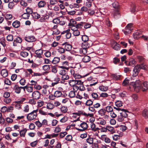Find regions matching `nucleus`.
Returning <instances> with one entry per match:
<instances>
[{"label":"nucleus","mask_w":148,"mask_h":148,"mask_svg":"<svg viewBox=\"0 0 148 148\" xmlns=\"http://www.w3.org/2000/svg\"><path fill=\"white\" fill-rule=\"evenodd\" d=\"M143 116L145 117L148 118V110L145 109L143 111Z\"/></svg>","instance_id":"7c9ffc66"},{"label":"nucleus","mask_w":148,"mask_h":148,"mask_svg":"<svg viewBox=\"0 0 148 148\" xmlns=\"http://www.w3.org/2000/svg\"><path fill=\"white\" fill-rule=\"evenodd\" d=\"M20 55L23 57L25 58L29 54L27 52L23 51L21 52Z\"/></svg>","instance_id":"2f4dec72"},{"label":"nucleus","mask_w":148,"mask_h":148,"mask_svg":"<svg viewBox=\"0 0 148 148\" xmlns=\"http://www.w3.org/2000/svg\"><path fill=\"white\" fill-rule=\"evenodd\" d=\"M112 77L114 79L116 80H120L121 77L122 76L121 75H118L117 74H113L112 75Z\"/></svg>","instance_id":"5701e85b"},{"label":"nucleus","mask_w":148,"mask_h":148,"mask_svg":"<svg viewBox=\"0 0 148 148\" xmlns=\"http://www.w3.org/2000/svg\"><path fill=\"white\" fill-rule=\"evenodd\" d=\"M43 69L45 71H48L50 69V66L48 65H45L43 66Z\"/></svg>","instance_id":"864d4df0"},{"label":"nucleus","mask_w":148,"mask_h":148,"mask_svg":"<svg viewBox=\"0 0 148 148\" xmlns=\"http://www.w3.org/2000/svg\"><path fill=\"white\" fill-rule=\"evenodd\" d=\"M54 95L55 97H60L62 95V93L60 91L58 90L55 92Z\"/></svg>","instance_id":"4be33fe9"},{"label":"nucleus","mask_w":148,"mask_h":148,"mask_svg":"<svg viewBox=\"0 0 148 148\" xmlns=\"http://www.w3.org/2000/svg\"><path fill=\"white\" fill-rule=\"evenodd\" d=\"M7 40L9 41H12L13 40V36L12 35H8L6 37Z\"/></svg>","instance_id":"e433bc0d"},{"label":"nucleus","mask_w":148,"mask_h":148,"mask_svg":"<svg viewBox=\"0 0 148 148\" xmlns=\"http://www.w3.org/2000/svg\"><path fill=\"white\" fill-rule=\"evenodd\" d=\"M75 92L74 91L72 90L69 93V96L70 98L75 97Z\"/></svg>","instance_id":"72a5a7b5"},{"label":"nucleus","mask_w":148,"mask_h":148,"mask_svg":"<svg viewBox=\"0 0 148 148\" xmlns=\"http://www.w3.org/2000/svg\"><path fill=\"white\" fill-rule=\"evenodd\" d=\"M27 131V130L26 128H24L23 130H21L19 132L20 136L21 137H24Z\"/></svg>","instance_id":"412c9836"},{"label":"nucleus","mask_w":148,"mask_h":148,"mask_svg":"<svg viewBox=\"0 0 148 148\" xmlns=\"http://www.w3.org/2000/svg\"><path fill=\"white\" fill-rule=\"evenodd\" d=\"M1 73L3 77H6L8 75V71L5 69L2 70Z\"/></svg>","instance_id":"4468645a"},{"label":"nucleus","mask_w":148,"mask_h":148,"mask_svg":"<svg viewBox=\"0 0 148 148\" xmlns=\"http://www.w3.org/2000/svg\"><path fill=\"white\" fill-rule=\"evenodd\" d=\"M122 113H120V115H119L118 116L117 120L120 122L123 121L124 120V118H125L127 117L128 114L127 113L129 112L127 110L124 109H121Z\"/></svg>","instance_id":"7ed1b4c3"},{"label":"nucleus","mask_w":148,"mask_h":148,"mask_svg":"<svg viewBox=\"0 0 148 148\" xmlns=\"http://www.w3.org/2000/svg\"><path fill=\"white\" fill-rule=\"evenodd\" d=\"M112 6L115 8H118L119 7V3L117 2H115L112 4Z\"/></svg>","instance_id":"774afa93"},{"label":"nucleus","mask_w":148,"mask_h":148,"mask_svg":"<svg viewBox=\"0 0 148 148\" xmlns=\"http://www.w3.org/2000/svg\"><path fill=\"white\" fill-rule=\"evenodd\" d=\"M4 82L5 84L9 85H10L11 84L10 80L7 78L5 79Z\"/></svg>","instance_id":"de8ad7c7"},{"label":"nucleus","mask_w":148,"mask_h":148,"mask_svg":"<svg viewBox=\"0 0 148 148\" xmlns=\"http://www.w3.org/2000/svg\"><path fill=\"white\" fill-rule=\"evenodd\" d=\"M132 23L128 24L125 27V29L127 31H129V32L131 33V30H132Z\"/></svg>","instance_id":"a211bd4d"},{"label":"nucleus","mask_w":148,"mask_h":148,"mask_svg":"<svg viewBox=\"0 0 148 148\" xmlns=\"http://www.w3.org/2000/svg\"><path fill=\"white\" fill-rule=\"evenodd\" d=\"M26 90L28 92H32L33 91V87L32 86H27Z\"/></svg>","instance_id":"680f3d73"},{"label":"nucleus","mask_w":148,"mask_h":148,"mask_svg":"<svg viewBox=\"0 0 148 148\" xmlns=\"http://www.w3.org/2000/svg\"><path fill=\"white\" fill-rule=\"evenodd\" d=\"M71 29L73 31V34L75 36H78L80 35V32L77 29H75V28L74 29L72 28Z\"/></svg>","instance_id":"2eb2a0df"},{"label":"nucleus","mask_w":148,"mask_h":148,"mask_svg":"<svg viewBox=\"0 0 148 148\" xmlns=\"http://www.w3.org/2000/svg\"><path fill=\"white\" fill-rule=\"evenodd\" d=\"M62 80H67L69 78V76L65 74L62 75Z\"/></svg>","instance_id":"e2e57ef3"},{"label":"nucleus","mask_w":148,"mask_h":148,"mask_svg":"<svg viewBox=\"0 0 148 148\" xmlns=\"http://www.w3.org/2000/svg\"><path fill=\"white\" fill-rule=\"evenodd\" d=\"M84 112L82 110L78 111V112H74L73 113V114H75L78 116H80L81 114L84 115Z\"/></svg>","instance_id":"79ce46f5"},{"label":"nucleus","mask_w":148,"mask_h":148,"mask_svg":"<svg viewBox=\"0 0 148 148\" xmlns=\"http://www.w3.org/2000/svg\"><path fill=\"white\" fill-rule=\"evenodd\" d=\"M141 69L147 71L148 70V68L147 66L144 64L137 65L135 66L133 70L132 76L134 77L137 76Z\"/></svg>","instance_id":"f257e3e1"},{"label":"nucleus","mask_w":148,"mask_h":148,"mask_svg":"<svg viewBox=\"0 0 148 148\" xmlns=\"http://www.w3.org/2000/svg\"><path fill=\"white\" fill-rule=\"evenodd\" d=\"M137 11L136 10V6L135 4H132L131 6L130 12L132 13H134L135 12H137Z\"/></svg>","instance_id":"aec40b11"},{"label":"nucleus","mask_w":148,"mask_h":148,"mask_svg":"<svg viewBox=\"0 0 148 148\" xmlns=\"http://www.w3.org/2000/svg\"><path fill=\"white\" fill-rule=\"evenodd\" d=\"M83 49L82 50V52L84 54L86 52V49L89 47V44L87 42H84L82 44Z\"/></svg>","instance_id":"0eeeda50"},{"label":"nucleus","mask_w":148,"mask_h":148,"mask_svg":"<svg viewBox=\"0 0 148 148\" xmlns=\"http://www.w3.org/2000/svg\"><path fill=\"white\" fill-rule=\"evenodd\" d=\"M60 60V59L59 57H55L52 62L53 64H56L59 62Z\"/></svg>","instance_id":"b1692460"},{"label":"nucleus","mask_w":148,"mask_h":148,"mask_svg":"<svg viewBox=\"0 0 148 148\" xmlns=\"http://www.w3.org/2000/svg\"><path fill=\"white\" fill-rule=\"evenodd\" d=\"M46 4V2L45 1L41 0L38 2V5L39 8H41L44 7Z\"/></svg>","instance_id":"ddd939ff"},{"label":"nucleus","mask_w":148,"mask_h":148,"mask_svg":"<svg viewBox=\"0 0 148 148\" xmlns=\"http://www.w3.org/2000/svg\"><path fill=\"white\" fill-rule=\"evenodd\" d=\"M91 60L90 57L88 56H85L83 58L82 60L84 62H88Z\"/></svg>","instance_id":"dca6fc26"},{"label":"nucleus","mask_w":148,"mask_h":148,"mask_svg":"<svg viewBox=\"0 0 148 148\" xmlns=\"http://www.w3.org/2000/svg\"><path fill=\"white\" fill-rule=\"evenodd\" d=\"M22 41V39L19 37H17L15 39H14V42H16L18 43H21Z\"/></svg>","instance_id":"09e8293b"},{"label":"nucleus","mask_w":148,"mask_h":148,"mask_svg":"<svg viewBox=\"0 0 148 148\" xmlns=\"http://www.w3.org/2000/svg\"><path fill=\"white\" fill-rule=\"evenodd\" d=\"M116 45H115L113 47V49L116 50H118L120 49V45L119 44H117V42H116Z\"/></svg>","instance_id":"8fccbe9b"},{"label":"nucleus","mask_w":148,"mask_h":148,"mask_svg":"<svg viewBox=\"0 0 148 148\" xmlns=\"http://www.w3.org/2000/svg\"><path fill=\"white\" fill-rule=\"evenodd\" d=\"M67 107L65 106H63L61 108V111L63 113L66 112L67 111Z\"/></svg>","instance_id":"3c124183"},{"label":"nucleus","mask_w":148,"mask_h":148,"mask_svg":"<svg viewBox=\"0 0 148 148\" xmlns=\"http://www.w3.org/2000/svg\"><path fill=\"white\" fill-rule=\"evenodd\" d=\"M21 16L23 19H29L30 15L27 12L24 13L21 15Z\"/></svg>","instance_id":"a878e982"},{"label":"nucleus","mask_w":148,"mask_h":148,"mask_svg":"<svg viewBox=\"0 0 148 148\" xmlns=\"http://www.w3.org/2000/svg\"><path fill=\"white\" fill-rule=\"evenodd\" d=\"M54 108V105L51 103H47V108L48 109L51 110Z\"/></svg>","instance_id":"c85d7f7f"},{"label":"nucleus","mask_w":148,"mask_h":148,"mask_svg":"<svg viewBox=\"0 0 148 148\" xmlns=\"http://www.w3.org/2000/svg\"><path fill=\"white\" fill-rule=\"evenodd\" d=\"M80 126L84 130L88 128V125L85 122H83L80 125Z\"/></svg>","instance_id":"393cba45"},{"label":"nucleus","mask_w":148,"mask_h":148,"mask_svg":"<svg viewBox=\"0 0 148 148\" xmlns=\"http://www.w3.org/2000/svg\"><path fill=\"white\" fill-rule=\"evenodd\" d=\"M52 68V72L54 73H57V67L56 66H51Z\"/></svg>","instance_id":"6e6d98bb"},{"label":"nucleus","mask_w":148,"mask_h":148,"mask_svg":"<svg viewBox=\"0 0 148 148\" xmlns=\"http://www.w3.org/2000/svg\"><path fill=\"white\" fill-rule=\"evenodd\" d=\"M65 139L67 141H71L72 139V136L71 135H68L65 137Z\"/></svg>","instance_id":"603ef678"},{"label":"nucleus","mask_w":148,"mask_h":148,"mask_svg":"<svg viewBox=\"0 0 148 148\" xmlns=\"http://www.w3.org/2000/svg\"><path fill=\"white\" fill-rule=\"evenodd\" d=\"M25 40L28 42H32L36 40L35 37L33 36H29L24 37Z\"/></svg>","instance_id":"39448f33"},{"label":"nucleus","mask_w":148,"mask_h":148,"mask_svg":"<svg viewBox=\"0 0 148 148\" xmlns=\"http://www.w3.org/2000/svg\"><path fill=\"white\" fill-rule=\"evenodd\" d=\"M69 84L72 87L76 85V81L75 80H72L69 81Z\"/></svg>","instance_id":"58836bf2"},{"label":"nucleus","mask_w":148,"mask_h":148,"mask_svg":"<svg viewBox=\"0 0 148 148\" xmlns=\"http://www.w3.org/2000/svg\"><path fill=\"white\" fill-rule=\"evenodd\" d=\"M120 61V60L119 58L117 57H115L113 59V62L115 64H117Z\"/></svg>","instance_id":"c03bdc74"},{"label":"nucleus","mask_w":148,"mask_h":148,"mask_svg":"<svg viewBox=\"0 0 148 148\" xmlns=\"http://www.w3.org/2000/svg\"><path fill=\"white\" fill-rule=\"evenodd\" d=\"M35 53L37 55L36 57H37L41 58V55L43 53V51L41 49L37 50L35 51Z\"/></svg>","instance_id":"9b49d317"},{"label":"nucleus","mask_w":148,"mask_h":148,"mask_svg":"<svg viewBox=\"0 0 148 148\" xmlns=\"http://www.w3.org/2000/svg\"><path fill=\"white\" fill-rule=\"evenodd\" d=\"M77 23V22L76 21L74 20L73 19H71L70 20V23L71 24V25H73V26L75 27V26L76 25H75Z\"/></svg>","instance_id":"0e129e2a"},{"label":"nucleus","mask_w":148,"mask_h":148,"mask_svg":"<svg viewBox=\"0 0 148 148\" xmlns=\"http://www.w3.org/2000/svg\"><path fill=\"white\" fill-rule=\"evenodd\" d=\"M37 116V114H34L32 112L29 113L27 116V118L28 120L31 121L36 118Z\"/></svg>","instance_id":"423d86ee"},{"label":"nucleus","mask_w":148,"mask_h":148,"mask_svg":"<svg viewBox=\"0 0 148 148\" xmlns=\"http://www.w3.org/2000/svg\"><path fill=\"white\" fill-rule=\"evenodd\" d=\"M70 31V29H68L66 31H64L62 32L61 33V34H65V36L66 38L67 39H69L71 36V34L69 32Z\"/></svg>","instance_id":"9d476101"},{"label":"nucleus","mask_w":148,"mask_h":148,"mask_svg":"<svg viewBox=\"0 0 148 148\" xmlns=\"http://www.w3.org/2000/svg\"><path fill=\"white\" fill-rule=\"evenodd\" d=\"M57 50L60 53H63L65 52L64 49L61 47H59V49H58Z\"/></svg>","instance_id":"a18cd8bd"},{"label":"nucleus","mask_w":148,"mask_h":148,"mask_svg":"<svg viewBox=\"0 0 148 148\" xmlns=\"http://www.w3.org/2000/svg\"><path fill=\"white\" fill-rule=\"evenodd\" d=\"M116 106L118 107H120L123 106V103L121 101H117L115 103Z\"/></svg>","instance_id":"cd10ccee"},{"label":"nucleus","mask_w":148,"mask_h":148,"mask_svg":"<svg viewBox=\"0 0 148 148\" xmlns=\"http://www.w3.org/2000/svg\"><path fill=\"white\" fill-rule=\"evenodd\" d=\"M106 112V110L105 109H101L99 111V114L101 116H103L105 115Z\"/></svg>","instance_id":"bb28decb"},{"label":"nucleus","mask_w":148,"mask_h":148,"mask_svg":"<svg viewBox=\"0 0 148 148\" xmlns=\"http://www.w3.org/2000/svg\"><path fill=\"white\" fill-rule=\"evenodd\" d=\"M32 15L33 17L36 19H38L40 18V15L36 12L34 13Z\"/></svg>","instance_id":"c756f323"},{"label":"nucleus","mask_w":148,"mask_h":148,"mask_svg":"<svg viewBox=\"0 0 148 148\" xmlns=\"http://www.w3.org/2000/svg\"><path fill=\"white\" fill-rule=\"evenodd\" d=\"M21 89L20 88V87L18 86V87H16V88L15 89V92L19 94L21 92Z\"/></svg>","instance_id":"4d7b16f0"},{"label":"nucleus","mask_w":148,"mask_h":148,"mask_svg":"<svg viewBox=\"0 0 148 148\" xmlns=\"http://www.w3.org/2000/svg\"><path fill=\"white\" fill-rule=\"evenodd\" d=\"M5 121L4 119L2 116V114L0 113V124H3Z\"/></svg>","instance_id":"a19ab883"},{"label":"nucleus","mask_w":148,"mask_h":148,"mask_svg":"<svg viewBox=\"0 0 148 148\" xmlns=\"http://www.w3.org/2000/svg\"><path fill=\"white\" fill-rule=\"evenodd\" d=\"M106 111L108 112H112L113 111V108L110 106H108L106 108Z\"/></svg>","instance_id":"4c0bfd02"},{"label":"nucleus","mask_w":148,"mask_h":148,"mask_svg":"<svg viewBox=\"0 0 148 148\" xmlns=\"http://www.w3.org/2000/svg\"><path fill=\"white\" fill-rule=\"evenodd\" d=\"M130 80L129 79H127V78H125L123 81L122 83V85L123 86H125L127 85L129 83Z\"/></svg>","instance_id":"ea45409f"},{"label":"nucleus","mask_w":148,"mask_h":148,"mask_svg":"<svg viewBox=\"0 0 148 148\" xmlns=\"http://www.w3.org/2000/svg\"><path fill=\"white\" fill-rule=\"evenodd\" d=\"M136 63L135 60L133 58H131L129 60L128 63V66H132L133 65H134Z\"/></svg>","instance_id":"6ab92c4d"},{"label":"nucleus","mask_w":148,"mask_h":148,"mask_svg":"<svg viewBox=\"0 0 148 148\" xmlns=\"http://www.w3.org/2000/svg\"><path fill=\"white\" fill-rule=\"evenodd\" d=\"M73 76L75 79H79L82 77L78 73L73 74Z\"/></svg>","instance_id":"5fc2aeb1"},{"label":"nucleus","mask_w":148,"mask_h":148,"mask_svg":"<svg viewBox=\"0 0 148 148\" xmlns=\"http://www.w3.org/2000/svg\"><path fill=\"white\" fill-rule=\"evenodd\" d=\"M130 85L133 86L134 90L137 92H139L140 89L141 90L142 86L140 80H137L135 82H131Z\"/></svg>","instance_id":"f03ea898"},{"label":"nucleus","mask_w":148,"mask_h":148,"mask_svg":"<svg viewBox=\"0 0 148 148\" xmlns=\"http://www.w3.org/2000/svg\"><path fill=\"white\" fill-rule=\"evenodd\" d=\"M92 97L95 99H98V95L96 93L93 92L91 95Z\"/></svg>","instance_id":"49530a36"},{"label":"nucleus","mask_w":148,"mask_h":148,"mask_svg":"<svg viewBox=\"0 0 148 148\" xmlns=\"http://www.w3.org/2000/svg\"><path fill=\"white\" fill-rule=\"evenodd\" d=\"M26 99V98H23L21 99L18 101H16L15 102V103L17 104H16V106H19V108H21V104L23 103V102Z\"/></svg>","instance_id":"f8f14e48"},{"label":"nucleus","mask_w":148,"mask_h":148,"mask_svg":"<svg viewBox=\"0 0 148 148\" xmlns=\"http://www.w3.org/2000/svg\"><path fill=\"white\" fill-rule=\"evenodd\" d=\"M82 40L84 42H87L88 40V37L86 35H84L82 36Z\"/></svg>","instance_id":"c9c22d12"},{"label":"nucleus","mask_w":148,"mask_h":148,"mask_svg":"<svg viewBox=\"0 0 148 148\" xmlns=\"http://www.w3.org/2000/svg\"><path fill=\"white\" fill-rule=\"evenodd\" d=\"M7 107L6 106H4L1 108L0 111L4 113L7 111Z\"/></svg>","instance_id":"bf43d9fd"},{"label":"nucleus","mask_w":148,"mask_h":148,"mask_svg":"<svg viewBox=\"0 0 148 148\" xmlns=\"http://www.w3.org/2000/svg\"><path fill=\"white\" fill-rule=\"evenodd\" d=\"M14 3L12 1L10 2L8 4V8H12L14 6Z\"/></svg>","instance_id":"338daca9"},{"label":"nucleus","mask_w":148,"mask_h":148,"mask_svg":"<svg viewBox=\"0 0 148 148\" xmlns=\"http://www.w3.org/2000/svg\"><path fill=\"white\" fill-rule=\"evenodd\" d=\"M142 87L141 90L143 91H145L148 89V82L145 81L143 82L142 84H141Z\"/></svg>","instance_id":"1a4fd4ad"},{"label":"nucleus","mask_w":148,"mask_h":148,"mask_svg":"<svg viewBox=\"0 0 148 148\" xmlns=\"http://www.w3.org/2000/svg\"><path fill=\"white\" fill-rule=\"evenodd\" d=\"M20 22L17 21L14 22L12 24V26L16 28H18L20 26Z\"/></svg>","instance_id":"f3484780"},{"label":"nucleus","mask_w":148,"mask_h":148,"mask_svg":"<svg viewBox=\"0 0 148 148\" xmlns=\"http://www.w3.org/2000/svg\"><path fill=\"white\" fill-rule=\"evenodd\" d=\"M10 96V93L8 92H5L3 94V97L5 98L9 97Z\"/></svg>","instance_id":"052dcab7"},{"label":"nucleus","mask_w":148,"mask_h":148,"mask_svg":"<svg viewBox=\"0 0 148 148\" xmlns=\"http://www.w3.org/2000/svg\"><path fill=\"white\" fill-rule=\"evenodd\" d=\"M20 84L24 86L25 85L26 83V80L24 79H21L19 81Z\"/></svg>","instance_id":"13d9d810"},{"label":"nucleus","mask_w":148,"mask_h":148,"mask_svg":"<svg viewBox=\"0 0 148 148\" xmlns=\"http://www.w3.org/2000/svg\"><path fill=\"white\" fill-rule=\"evenodd\" d=\"M106 128L107 130L110 132H112L114 130V128L113 127L110 126H106Z\"/></svg>","instance_id":"69168bd1"},{"label":"nucleus","mask_w":148,"mask_h":148,"mask_svg":"<svg viewBox=\"0 0 148 148\" xmlns=\"http://www.w3.org/2000/svg\"><path fill=\"white\" fill-rule=\"evenodd\" d=\"M26 12L29 15L33 13V10L31 8L29 7H27L26 9Z\"/></svg>","instance_id":"37998d69"},{"label":"nucleus","mask_w":148,"mask_h":148,"mask_svg":"<svg viewBox=\"0 0 148 148\" xmlns=\"http://www.w3.org/2000/svg\"><path fill=\"white\" fill-rule=\"evenodd\" d=\"M40 95L41 94L38 91H35L32 93V98L35 100H37L40 98Z\"/></svg>","instance_id":"20e7f679"},{"label":"nucleus","mask_w":148,"mask_h":148,"mask_svg":"<svg viewBox=\"0 0 148 148\" xmlns=\"http://www.w3.org/2000/svg\"><path fill=\"white\" fill-rule=\"evenodd\" d=\"M93 103V101H92L91 99H88L86 101L85 103V105L86 106H90L92 105Z\"/></svg>","instance_id":"473e14b6"},{"label":"nucleus","mask_w":148,"mask_h":148,"mask_svg":"<svg viewBox=\"0 0 148 148\" xmlns=\"http://www.w3.org/2000/svg\"><path fill=\"white\" fill-rule=\"evenodd\" d=\"M62 46L65 45L64 48L66 51H69L72 49V46L67 42H65L62 44Z\"/></svg>","instance_id":"6e6552de"},{"label":"nucleus","mask_w":148,"mask_h":148,"mask_svg":"<svg viewBox=\"0 0 148 148\" xmlns=\"http://www.w3.org/2000/svg\"><path fill=\"white\" fill-rule=\"evenodd\" d=\"M86 141L90 144H92L93 143V138L90 137L86 140Z\"/></svg>","instance_id":"f704fd0d"}]
</instances>
